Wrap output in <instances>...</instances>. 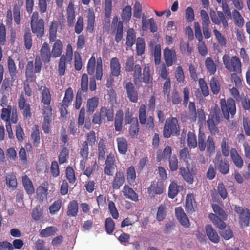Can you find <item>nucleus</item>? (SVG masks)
Instances as JSON below:
<instances>
[{"label": "nucleus", "instance_id": "f257e3e1", "mask_svg": "<svg viewBox=\"0 0 250 250\" xmlns=\"http://www.w3.org/2000/svg\"><path fill=\"white\" fill-rule=\"evenodd\" d=\"M40 56H36L35 58L34 64L33 61L27 62L25 69V77L27 80H32L36 78L35 73H40L42 62L44 64H48L53 54L50 50V47L48 43L44 42L42 45L40 50Z\"/></svg>", "mask_w": 250, "mask_h": 250}, {"label": "nucleus", "instance_id": "f03ea898", "mask_svg": "<svg viewBox=\"0 0 250 250\" xmlns=\"http://www.w3.org/2000/svg\"><path fill=\"white\" fill-rule=\"evenodd\" d=\"M94 54L90 58L87 65V72L90 76H93L95 71V78L97 80H101L103 77V63L101 57L96 58Z\"/></svg>", "mask_w": 250, "mask_h": 250}, {"label": "nucleus", "instance_id": "7ed1b4c3", "mask_svg": "<svg viewBox=\"0 0 250 250\" xmlns=\"http://www.w3.org/2000/svg\"><path fill=\"white\" fill-rule=\"evenodd\" d=\"M31 28L32 33L38 38H42L44 34V21L42 18H39L38 12L33 13L30 20Z\"/></svg>", "mask_w": 250, "mask_h": 250}, {"label": "nucleus", "instance_id": "20e7f679", "mask_svg": "<svg viewBox=\"0 0 250 250\" xmlns=\"http://www.w3.org/2000/svg\"><path fill=\"white\" fill-rule=\"evenodd\" d=\"M222 60L225 68L229 72L241 73L242 64L238 57H230L229 55L225 54L222 57Z\"/></svg>", "mask_w": 250, "mask_h": 250}, {"label": "nucleus", "instance_id": "39448f33", "mask_svg": "<svg viewBox=\"0 0 250 250\" xmlns=\"http://www.w3.org/2000/svg\"><path fill=\"white\" fill-rule=\"evenodd\" d=\"M221 109L224 118L229 120L230 115L233 118L236 112L235 102L232 98H225L220 100Z\"/></svg>", "mask_w": 250, "mask_h": 250}, {"label": "nucleus", "instance_id": "423d86ee", "mask_svg": "<svg viewBox=\"0 0 250 250\" xmlns=\"http://www.w3.org/2000/svg\"><path fill=\"white\" fill-rule=\"evenodd\" d=\"M178 120L175 117L168 118L166 119L163 129V136L168 138L171 135H176L179 132Z\"/></svg>", "mask_w": 250, "mask_h": 250}, {"label": "nucleus", "instance_id": "0eeeda50", "mask_svg": "<svg viewBox=\"0 0 250 250\" xmlns=\"http://www.w3.org/2000/svg\"><path fill=\"white\" fill-rule=\"evenodd\" d=\"M221 119V114L220 109H215L212 111L210 116L207 120V126L212 135H216L219 133V129L217 125L220 123Z\"/></svg>", "mask_w": 250, "mask_h": 250}, {"label": "nucleus", "instance_id": "6e6552de", "mask_svg": "<svg viewBox=\"0 0 250 250\" xmlns=\"http://www.w3.org/2000/svg\"><path fill=\"white\" fill-rule=\"evenodd\" d=\"M139 119L141 125L146 124V127L148 129L152 130L154 128V119L152 116H149L146 118V106L144 104L139 107Z\"/></svg>", "mask_w": 250, "mask_h": 250}, {"label": "nucleus", "instance_id": "1a4fd4ad", "mask_svg": "<svg viewBox=\"0 0 250 250\" xmlns=\"http://www.w3.org/2000/svg\"><path fill=\"white\" fill-rule=\"evenodd\" d=\"M215 168L223 175H226L229 171V161L223 159L221 155H217L213 161Z\"/></svg>", "mask_w": 250, "mask_h": 250}, {"label": "nucleus", "instance_id": "9d476101", "mask_svg": "<svg viewBox=\"0 0 250 250\" xmlns=\"http://www.w3.org/2000/svg\"><path fill=\"white\" fill-rule=\"evenodd\" d=\"M41 102L43 104L42 111H52V108L50 105L52 99L51 95L49 89L47 87H43L41 92Z\"/></svg>", "mask_w": 250, "mask_h": 250}, {"label": "nucleus", "instance_id": "9b49d317", "mask_svg": "<svg viewBox=\"0 0 250 250\" xmlns=\"http://www.w3.org/2000/svg\"><path fill=\"white\" fill-rule=\"evenodd\" d=\"M123 87L125 89L127 97L129 100L133 103H136L138 100V93L134 84L131 82L124 81Z\"/></svg>", "mask_w": 250, "mask_h": 250}, {"label": "nucleus", "instance_id": "f8f14e48", "mask_svg": "<svg viewBox=\"0 0 250 250\" xmlns=\"http://www.w3.org/2000/svg\"><path fill=\"white\" fill-rule=\"evenodd\" d=\"M235 212L239 215V223L242 227H247L249 225L250 219V213L247 208H243L242 207L236 206L235 207Z\"/></svg>", "mask_w": 250, "mask_h": 250}, {"label": "nucleus", "instance_id": "ddd939ff", "mask_svg": "<svg viewBox=\"0 0 250 250\" xmlns=\"http://www.w3.org/2000/svg\"><path fill=\"white\" fill-rule=\"evenodd\" d=\"M163 56L166 65L167 67L171 66L177 61L176 52L173 48H165L163 51Z\"/></svg>", "mask_w": 250, "mask_h": 250}, {"label": "nucleus", "instance_id": "4468645a", "mask_svg": "<svg viewBox=\"0 0 250 250\" xmlns=\"http://www.w3.org/2000/svg\"><path fill=\"white\" fill-rule=\"evenodd\" d=\"M164 191V186L163 182L161 181H153L147 188V192L151 197H154L155 195H161Z\"/></svg>", "mask_w": 250, "mask_h": 250}, {"label": "nucleus", "instance_id": "2eb2a0df", "mask_svg": "<svg viewBox=\"0 0 250 250\" xmlns=\"http://www.w3.org/2000/svg\"><path fill=\"white\" fill-rule=\"evenodd\" d=\"M116 168V159L114 154L110 153L106 157L104 168V174L108 176H112Z\"/></svg>", "mask_w": 250, "mask_h": 250}, {"label": "nucleus", "instance_id": "dca6fc26", "mask_svg": "<svg viewBox=\"0 0 250 250\" xmlns=\"http://www.w3.org/2000/svg\"><path fill=\"white\" fill-rule=\"evenodd\" d=\"M18 105L20 109L22 111V114L24 117L30 118L31 117V108L29 104L24 97V94L21 93L18 100Z\"/></svg>", "mask_w": 250, "mask_h": 250}, {"label": "nucleus", "instance_id": "f3484780", "mask_svg": "<svg viewBox=\"0 0 250 250\" xmlns=\"http://www.w3.org/2000/svg\"><path fill=\"white\" fill-rule=\"evenodd\" d=\"M148 25H149V29L151 32L154 33L157 32L158 30L157 26L152 18L148 20V23L146 16L144 14L142 16V29L143 31H147L148 29Z\"/></svg>", "mask_w": 250, "mask_h": 250}, {"label": "nucleus", "instance_id": "a211bd4d", "mask_svg": "<svg viewBox=\"0 0 250 250\" xmlns=\"http://www.w3.org/2000/svg\"><path fill=\"white\" fill-rule=\"evenodd\" d=\"M175 211V216L180 223L185 228L189 227V220L182 208L181 207L176 208Z\"/></svg>", "mask_w": 250, "mask_h": 250}, {"label": "nucleus", "instance_id": "6ab92c4d", "mask_svg": "<svg viewBox=\"0 0 250 250\" xmlns=\"http://www.w3.org/2000/svg\"><path fill=\"white\" fill-rule=\"evenodd\" d=\"M125 181V175L122 170L117 171L112 182V187L114 190H118Z\"/></svg>", "mask_w": 250, "mask_h": 250}, {"label": "nucleus", "instance_id": "aec40b11", "mask_svg": "<svg viewBox=\"0 0 250 250\" xmlns=\"http://www.w3.org/2000/svg\"><path fill=\"white\" fill-rule=\"evenodd\" d=\"M210 15L211 19L214 24L219 25L222 23L225 28L228 26L227 21L222 12L218 11L216 14V13L213 11L210 13Z\"/></svg>", "mask_w": 250, "mask_h": 250}, {"label": "nucleus", "instance_id": "412c9836", "mask_svg": "<svg viewBox=\"0 0 250 250\" xmlns=\"http://www.w3.org/2000/svg\"><path fill=\"white\" fill-rule=\"evenodd\" d=\"M153 77L150 74V68L148 64H145L143 68V77H142V83L144 82L147 84V86L152 88L153 85Z\"/></svg>", "mask_w": 250, "mask_h": 250}, {"label": "nucleus", "instance_id": "4be33fe9", "mask_svg": "<svg viewBox=\"0 0 250 250\" xmlns=\"http://www.w3.org/2000/svg\"><path fill=\"white\" fill-rule=\"evenodd\" d=\"M230 156V159L235 166L239 169L242 168L244 166V160L235 148H232L231 149Z\"/></svg>", "mask_w": 250, "mask_h": 250}, {"label": "nucleus", "instance_id": "5701e85b", "mask_svg": "<svg viewBox=\"0 0 250 250\" xmlns=\"http://www.w3.org/2000/svg\"><path fill=\"white\" fill-rule=\"evenodd\" d=\"M43 120L42 128L44 133H49L50 131V123L52 118V111H42Z\"/></svg>", "mask_w": 250, "mask_h": 250}, {"label": "nucleus", "instance_id": "b1692460", "mask_svg": "<svg viewBox=\"0 0 250 250\" xmlns=\"http://www.w3.org/2000/svg\"><path fill=\"white\" fill-rule=\"evenodd\" d=\"M7 66L11 81L14 82L17 78L18 71L15 61L11 56L7 58Z\"/></svg>", "mask_w": 250, "mask_h": 250}, {"label": "nucleus", "instance_id": "393cba45", "mask_svg": "<svg viewBox=\"0 0 250 250\" xmlns=\"http://www.w3.org/2000/svg\"><path fill=\"white\" fill-rule=\"evenodd\" d=\"M86 17V31L92 33L94 31L95 22V15L93 10H89Z\"/></svg>", "mask_w": 250, "mask_h": 250}, {"label": "nucleus", "instance_id": "a878e982", "mask_svg": "<svg viewBox=\"0 0 250 250\" xmlns=\"http://www.w3.org/2000/svg\"><path fill=\"white\" fill-rule=\"evenodd\" d=\"M110 67L112 76L118 77L121 74V65L118 58L113 57L111 59Z\"/></svg>", "mask_w": 250, "mask_h": 250}, {"label": "nucleus", "instance_id": "bb28decb", "mask_svg": "<svg viewBox=\"0 0 250 250\" xmlns=\"http://www.w3.org/2000/svg\"><path fill=\"white\" fill-rule=\"evenodd\" d=\"M133 78L134 84L137 87H142V68L139 64L134 66L133 71Z\"/></svg>", "mask_w": 250, "mask_h": 250}, {"label": "nucleus", "instance_id": "cd10ccee", "mask_svg": "<svg viewBox=\"0 0 250 250\" xmlns=\"http://www.w3.org/2000/svg\"><path fill=\"white\" fill-rule=\"evenodd\" d=\"M116 142L119 153L122 155L125 154L128 150V143L126 139L123 137H118Z\"/></svg>", "mask_w": 250, "mask_h": 250}, {"label": "nucleus", "instance_id": "c85d7f7f", "mask_svg": "<svg viewBox=\"0 0 250 250\" xmlns=\"http://www.w3.org/2000/svg\"><path fill=\"white\" fill-rule=\"evenodd\" d=\"M205 229L208 239L212 242L217 243L219 242V237L211 225H207L206 226Z\"/></svg>", "mask_w": 250, "mask_h": 250}, {"label": "nucleus", "instance_id": "c756f323", "mask_svg": "<svg viewBox=\"0 0 250 250\" xmlns=\"http://www.w3.org/2000/svg\"><path fill=\"white\" fill-rule=\"evenodd\" d=\"M67 25L69 27H72L74 24L75 14L74 4L70 2L66 9Z\"/></svg>", "mask_w": 250, "mask_h": 250}, {"label": "nucleus", "instance_id": "7c9ffc66", "mask_svg": "<svg viewBox=\"0 0 250 250\" xmlns=\"http://www.w3.org/2000/svg\"><path fill=\"white\" fill-rule=\"evenodd\" d=\"M55 42L52 46L51 52L53 54V58H57L62 56L63 50V44L59 39L55 40Z\"/></svg>", "mask_w": 250, "mask_h": 250}, {"label": "nucleus", "instance_id": "2f4dec72", "mask_svg": "<svg viewBox=\"0 0 250 250\" xmlns=\"http://www.w3.org/2000/svg\"><path fill=\"white\" fill-rule=\"evenodd\" d=\"M123 192L124 195L127 199L133 201L138 200V194L134 190L128 185H125L123 187Z\"/></svg>", "mask_w": 250, "mask_h": 250}, {"label": "nucleus", "instance_id": "473e14b6", "mask_svg": "<svg viewBox=\"0 0 250 250\" xmlns=\"http://www.w3.org/2000/svg\"><path fill=\"white\" fill-rule=\"evenodd\" d=\"M22 182L26 193L29 195L33 194L34 192V188L31 180L27 175H25L22 177Z\"/></svg>", "mask_w": 250, "mask_h": 250}, {"label": "nucleus", "instance_id": "72a5a7b5", "mask_svg": "<svg viewBox=\"0 0 250 250\" xmlns=\"http://www.w3.org/2000/svg\"><path fill=\"white\" fill-rule=\"evenodd\" d=\"M99 102V98L96 96L88 99L86 104L87 112L89 114H92L98 107Z\"/></svg>", "mask_w": 250, "mask_h": 250}, {"label": "nucleus", "instance_id": "f704fd0d", "mask_svg": "<svg viewBox=\"0 0 250 250\" xmlns=\"http://www.w3.org/2000/svg\"><path fill=\"white\" fill-rule=\"evenodd\" d=\"M106 150L105 140L103 138H101L100 139L98 145V159L99 161L104 160Z\"/></svg>", "mask_w": 250, "mask_h": 250}, {"label": "nucleus", "instance_id": "c9c22d12", "mask_svg": "<svg viewBox=\"0 0 250 250\" xmlns=\"http://www.w3.org/2000/svg\"><path fill=\"white\" fill-rule=\"evenodd\" d=\"M31 137L33 146L35 147H38L40 144L41 139L39 127L36 125H35L32 127Z\"/></svg>", "mask_w": 250, "mask_h": 250}, {"label": "nucleus", "instance_id": "e433bc0d", "mask_svg": "<svg viewBox=\"0 0 250 250\" xmlns=\"http://www.w3.org/2000/svg\"><path fill=\"white\" fill-rule=\"evenodd\" d=\"M78 204L76 200L70 201L68 205L67 214L69 216L76 217L78 213Z\"/></svg>", "mask_w": 250, "mask_h": 250}, {"label": "nucleus", "instance_id": "4c0bfd02", "mask_svg": "<svg viewBox=\"0 0 250 250\" xmlns=\"http://www.w3.org/2000/svg\"><path fill=\"white\" fill-rule=\"evenodd\" d=\"M58 26L57 21L54 20L50 22L49 30V39L50 42H54L56 39Z\"/></svg>", "mask_w": 250, "mask_h": 250}, {"label": "nucleus", "instance_id": "58836bf2", "mask_svg": "<svg viewBox=\"0 0 250 250\" xmlns=\"http://www.w3.org/2000/svg\"><path fill=\"white\" fill-rule=\"evenodd\" d=\"M205 64L208 72L210 75H214L216 72L217 67L213 59L210 57H207L205 61Z\"/></svg>", "mask_w": 250, "mask_h": 250}, {"label": "nucleus", "instance_id": "ea45409f", "mask_svg": "<svg viewBox=\"0 0 250 250\" xmlns=\"http://www.w3.org/2000/svg\"><path fill=\"white\" fill-rule=\"evenodd\" d=\"M6 28L4 24L2 23L0 24V62L2 58V51L1 45H4L6 42Z\"/></svg>", "mask_w": 250, "mask_h": 250}, {"label": "nucleus", "instance_id": "a19ab883", "mask_svg": "<svg viewBox=\"0 0 250 250\" xmlns=\"http://www.w3.org/2000/svg\"><path fill=\"white\" fill-rule=\"evenodd\" d=\"M5 181L9 188L12 189H16L17 187V180L15 175L13 172L8 173L6 175Z\"/></svg>", "mask_w": 250, "mask_h": 250}, {"label": "nucleus", "instance_id": "79ce46f5", "mask_svg": "<svg viewBox=\"0 0 250 250\" xmlns=\"http://www.w3.org/2000/svg\"><path fill=\"white\" fill-rule=\"evenodd\" d=\"M66 62H68V59L65 58L63 54L61 56L58 62V72L61 77L64 75L65 73Z\"/></svg>", "mask_w": 250, "mask_h": 250}, {"label": "nucleus", "instance_id": "37998d69", "mask_svg": "<svg viewBox=\"0 0 250 250\" xmlns=\"http://www.w3.org/2000/svg\"><path fill=\"white\" fill-rule=\"evenodd\" d=\"M209 86L213 94L217 95L219 93L221 85L217 78L213 77L211 78L209 81Z\"/></svg>", "mask_w": 250, "mask_h": 250}, {"label": "nucleus", "instance_id": "c03bdc74", "mask_svg": "<svg viewBox=\"0 0 250 250\" xmlns=\"http://www.w3.org/2000/svg\"><path fill=\"white\" fill-rule=\"evenodd\" d=\"M209 217L214 224L218 228L222 230L226 228V224L221 217L211 213L209 215Z\"/></svg>", "mask_w": 250, "mask_h": 250}, {"label": "nucleus", "instance_id": "a18cd8bd", "mask_svg": "<svg viewBox=\"0 0 250 250\" xmlns=\"http://www.w3.org/2000/svg\"><path fill=\"white\" fill-rule=\"evenodd\" d=\"M151 51L154 58L155 65H159L161 59V48L160 44H157L155 45Z\"/></svg>", "mask_w": 250, "mask_h": 250}, {"label": "nucleus", "instance_id": "49530a36", "mask_svg": "<svg viewBox=\"0 0 250 250\" xmlns=\"http://www.w3.org/2000/svg\"><path fill=\"white\" fill-rule=\"evenodd\" d=\"M136 40V34L133 28L128 30L127 32L126 45L128 47H131L135 43Z\"/></svg>", "mask_w": 250, "mask_h": 250}, {"label": "nucleus", "instance_id": "de8ad7c7", "mask_svg": "<svg viewBox=\"0 0 250 250\" xmlns=\"http://www.w3.org/2000/svg\"><path fill=\"white\" fill-rule=\"evenodd\" d=\"M57 231L58 229L56 227L49 226L42 229L40 232V235L42 237H48L54 235Z\"/></svg>", "mask_w": 250, "mask_h": 250}, {"label": "nucleus", "instance_id": "09e8293b", "mask_svg": "<svg viewBox=\"0 0 250 250\" xmlns=\"http://www.w3.org/2000/svg\"><path fill=\"white\" fill-rule=\"evenodd\" d=\"M180 172L182 177L187 183L189 184L193 183V176L189 170H186L185 167H181L180 168Z\"/></svg>", "mask_w": 250, "mask_h": 250}, {"label": "nucleus", "instance_id": "8fccbe9b", "mask_svg": "<svg viewBox=\"0 0 250 250\" xmlns=\"http://www.w3.org/2000/svg\"><path fill=\"white\" fill-rule=\"evenodd\" d=\"M73 91L71 87H68L65 92L64 97L62 100V103L66 106H69L73 98Z\"/></svg>", "mask_w": 250, "mask_h": 250}, {"label": "nucleus", "instance_id": "3c124183", "mask_svg": "<svg viewBox=\"0 0 250 250\" xmlns=\"http://www.w3.org/2000/svg\"><path fill=\"white\" fill-rule=\"evenodd\" d=\"M88 78L86 74H83L81 77V88L78 89L77 92H80V95L82 93L86 92L88 90Z\"/></svg>", "mask_w": 250, "mask_h": 250}, {"label": "nucleus", "instance_id": "603ef678", "mask_svg": "<svg viewBox=\"0 0 250 250\" xmlns=\"http://www.w3.org/2000/svg\"><path fill=\"white\" fill-rule=\"evenodd\" d=\"M123 114L122 112H118L116 115L114 126L116 131H120L123 128Z\"/></svg>", "mask_w": 250, "mask_h": 250}, {"label": "nucleus", "instance_id": "864d4df0", "mask_svg": "<svg viewBox=\"0 0 250 250\" xmlns=\"http://www.w3.org/2000/svg\"><path fill=\"white\" fill-rule=\"evenodd\" d=\"M207 152L210 155L214 154L215 151V143L213 138L211 136H208L207 138L206 143Z\"/></svg>", "mask_w": 250, "mask_h": 250}, {"label": "nucleus", "instance_id": "5fc2aeb1", "mask_svg": "<svg viewBox=\"0 0 250 250\" xmlns=\"http://www.w3.org/2000/svg\"><path fill=\"white\" fill-rule=\"evenodd\" d=\"M126 176L127 181L130 184L135 183L136 174L135 168L133 166H130L127 168Z\"/></svg>", "mask_w": 250, "mask_h": 250}, {"label": "nucleus", "instance_id": "6e6d98bb", "mask_svg": "<svg viewBox=\"0 0 250 250\" xmlns=\"http://www.w3.org/2000/svg\"><path fill=\"white\" fill-rule=\"evenodd\" d=\"M221 148L223 156L225 157L229 156L230 150H229L228 140L226 137H223L222 140Z\"/></svg>", "mask_w": 250, "mask_h": 250}, {"label": "nucleus", "instance_id": "4d7b16f0", "mask_svg": "<svg viewBox=\"0 0 250 250\" xmlns=\"http://www.w3.org/2000/svg\"><path fill=\"white\" fill-rule=\"evenodd\" d=\"M132 15V8L131 6L127 5L122 10L121 17L123 21L128 22L131 19Z\"/></svg>", "mask_w": 250, "mask_h": 250}, {"label": "nucleus", "instance_id": "13d9d810", "mask_svg": "<svg viewBox=\"0 0 250 250\" xmlns=\"http://www.w3.org/2000/svg\"><path fill=\"white\" fill-rule=\"evenodd\" d=\"M188 145L189 148H194L197 146L196 136L192 131H189L188 133Z\"/></svg>", "mask_w": 250, "mask_h": 250}, {"label": "nucleus", "instance_id": "bf43d9fd", "mask_svg": "<svg viewBox=\"0 0 250 250\" xmlns=\"http://www.w3.org/2000/svg\"><path fill=\"white\" fill-rule=\"evenodd\" d=\"M24 43L26 49L30 50L32 46L31 33L29 29H27L24 35Z\"/></svg>", "mask_w": 250, "mask_h": 250}, {"label": "nucleus", "instance_id": "052dcab7", "mask_svg": "<svg viewBox=\"0 0 250 250\" xmlns=\"http://www.w3.org/2000/svg\"><path fill=\"white\" fill-rule=\"evenodd\" d=\"M232 16L235 24L238 26H242L244 24V20L240 12L235 9L232 11Z\"/></svg>", "mask_w": 250, "mask_h": 250}, {"label": "nucleus", "instance_id": "680f3d73", "mask_svg": "<svg viewBox=\"0 0 250 250\" xmlns=\"http://www.w3.org/2000/svg\"><path fill=\"white\" fill-rule=\"evenodd\" d=\"M178 193V185L175 182H172L168 188V196L171 199L174 198Z\"/></svg>", "mask_w": 250, "mask_h": 250}, {"label": "nucleus", "instance_id": "e2e57ef3", "mask_svg": "<svg viewBox=\"0 0 250 250\" xmlns=\"http://www.w3.org/2000/svg\"><path fill=\"white\" fill-rule=\"evenodd\" d=\"M134 122L131 124V126L129 128V133L132 138L136 137L139 132V123L138 119H134Z\"/></svg>", "mask_w": 250, "mask_h": 250}, {"label": "nucleus", "instance_id": "0e129e2a", "mask_svg": "<svg viewBox=\"0 0 250 250\" xmlns=\"http://www.w3.org/2000/svg\"><path fill=\"white\" fill-rule=\"evenodd\" d=\"M69 151L67 148L63 147L59 153L58 159L60 164H63L67 162L69 157Z\"/></svg>", "mask_w": 250, "mask_h": 250}, {"label": "nucleus", "instance_id": "69168bd1", "mask_svg": "<svg viewBox=\"0 0 250 250\" xmlns=\"http://www.w3.org/2000/svg\"><path fill=\"white\" fill-rule=\"evenodd\" d=\"M43 209L40 205L36 206L32 210L31 216L35 221H38L41 219L43 215Z\"/></svg>", "mask_w": 250, "mask_h": 250}, {"label": "nucleus", "instance_id": "338daca9", "mask_svg": "<svg viewBox=\"0 0 250 250\" xmlns=\"http://www.w3.org/2000/svg\"><path fill=\"white\" fill-rule=\"evenodd\" d=\"M166 216V206L165 204H161L158 208L156 215V219L158 221H163Z\"/></svg>", "mask_w": 250, "mask_h": 250}, {"label": "nucleus", "instance_id": "774afa93", "mask_svg": "<svg viewBox=\"0 0 250 250\" xmlns=\"http://www.w3.org/2000/svg\"><path fill=\"white\" fill-rule=\"evenodd\" d=\"M145 43L143 38H138L136 43V53L137 55L141 56L144 53Z\"/></svg>", "mask_w": 250, "mask_h": 250}]
</instances>
